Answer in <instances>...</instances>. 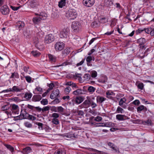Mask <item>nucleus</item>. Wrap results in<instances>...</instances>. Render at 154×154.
<instances>
[{"label": "nucleus", "instance_id": "2f4dec72", "mask_svg": "<svg viewBox=\"0 0 154 154\" xmlns=\"http://www.w3.org/2000/svg\"><path fill=\"white\" fill-rule=\"evenodd\" d=\"M90 101L89 100H85L82 104L83 107L87 108L90 106Z\"/></svg>", "mask_w": 154, "mask_h": 154}, {"label": "nucleus", "instance_id": "cd10ccee", "mask_svg": "<svg viewBox=\"0 0 154 154\" xmlns=\"http://www.w3.org/2000/svg\"><path fill=\"white\" fill-rule=\"evenodd\" d=\"M73 113L77 116H83L84 114V112L82 110H74Z\"/></svg>", "mask_w": 154, "mask_h": 154}, {"label": "nucleus", "instance_id": "79ce46f5", "mask_svg": "<svg viewBox=\"0 0 154 154\" xmlns=\"http://www.w3.org/2000/svg\"><path fill=\"white\" fill-rule=\"evenodd\" d=\"M38 38H35V40L34 41V44H35V45L36 47L38 49L39 48L38 46H39V42L38 41Z\"/></svg>", "mask_w": 154, "mask_h": 154}, {"label": "nucleus", "instance_id": "9d476101", "mask_svg": "<svg viewBox=\"0 0 154 154\" xmlns=\"http://www.w3.org/2000/svg\"><path fill=\"white\" fill-rule=\"evenodd\" d=\"M12 113L15 114H18L19 112V107L17 105L15 104H13L11 105V109Z\"/></svg>", "mask_w": 154, "mask_h": 154}, {"label": "nucleus", "instance_id": "e433bc0d", "mask_svg": "<svg viewBox=\"0 0 154 154\" xmlns=\"http://www.w3.org/2000/svg\"><path fill=\"white\" fill-rule=\"evenodd\" d=\"M4 146L6 147L8 149L11 151V152H13L14 151V148L11 146L7 144H4Z\"/></svg>", "mask_w": 154, "mask_h": 154}, {"label": "nucleus", "instance_id": "09e8293b", "mask_svg": "<svg viewBox=\"0 0 154 154\" xmlns=\"http://www.w3.org/2000/svg\"><path fill=\"white\" fill-rule=\"evenodd\" d=\"M50 106H44L42 109V113L45 112V111H49L50 109Z\"/></svg>", "mask_w": 154, "mask_h": 154}, {"label": "nucleus", "instance_id": "a19ab883", "mask_svg": "<svg viewBox=\"0 0 154 154\" xmlns=\"http://www.w3.org/2000/svg\"><path fill=\"white\" fill-rule=\"evenodd\" d=\"M88 90L89 92L92 93L94 92L96 88L92 86H90L88 87Z\"/></svg>", "mask_w": 154, "mask_h": 154}, {"label": "nucleus", "instance_id": "f8f14e48", "mask_svg": "<svg viewBox=\"0 0 154 154\" xmlns=\"http://www.w3.org/2000/svg\"><path fill=\"white\" fill-rule=\"evenodd\" d=\"M135 32L136 35H138L144 32L143 28H139L135 32L134 30H133L132 32L128 35V36H132L134 35Z\"/></svg>", "mask_w": 154, "mask_h": 154}, {"label": "nucleus", "instance_id": "aec40b11", "mask_svg": "<svg viewBox=\"0 0 154 154\" xmlns=\"http://www.w3.org/2000/svg\"><path fill=\"white\" fill-rule=\"evenodd\" d=\"M42 98V97L40 95H36L33 96L32 98V100L34 102L39 101Z\"/></svg>", "mask_w": 154, "mask_h": 154}, {"label": "nucleus", "instance_id": "f257e3e1", "mask_svg": "<svg viewBox=\"0 0 154 154\" xmlns=\"http://www.w3.org/2000/svg\"><path fill=\"white\" fill-rule=\"evenodd\" d=\"M68 15L67 16L69 20L75 19L77 16L76 11L74 9H71L69 11Z\"/></svg>", "mask_w": 154, "mask_h": 154}, {"label": "nucleus", "instance_id": "13d9d810", "mask_svg": "<svg viewBox=\"0 0 154 154\" xmlns=\"http://www.w3.org/2000/svg\"><path fill=\"white\" fill-rule=\"evenodd\" d=\"M14 117V120L15 121H17L19 120L22 119H23V117H22L20 115Z\"/></svg>", "mask_w": 154, "mask_h": 154}, {"label": "nucleus", "instance_id": "f3484780", "mask_svg": "<svg viewBox=\"0 0 154 154\" xmlns=\"http://www.w3.org/2000/svg\"><path fill=\"white\" fill-rule=\"evenodd\" d=\"M25 24L24 22L22 21H19L16 25V27L18 29L20 30L22 29L25 26Z\"/></svg>", "mask_w": 154, "mask_h": 154}, {"label": "nucleus", "instance_id": "6e6d98bb", "mask_svg": "<svg viewBox=\"0 0 154 154\" xmlns=\"http://www.w3.org/2000/svg\"><path fill=\"white\" fill-rule=\"evenodd\" d=\"M124 110L123 109L121 108L120 106H118L117 107V108L116 110V112H117V113H122L123 112H124Z\"/></svg>", "mask_w": 154, "mask_h": 154}, {"label": "nucleus", "instance_id": "bf43d9fd", "mask_svg": "<svg viewBox=\"0 0 154 154\" xmlns=\"http://www.w3.org/2000/svg\"><path fill=\"white\" fill-rule=\"evenodd\" d=\"M50 109L51 111L57 112V106H50Z\"/></svg>", "mask_w": 154, "mask_h": 154}, {"label": "nucleus", "instance_id": "c756f323", "mask_svg": "<svg viewBox=\"0 0 154 154\" xmlns=\"http://www.w3.org/2000/svg\"><path fill=\"white\" fill-rule=\"evenodd\" d=\"M91 59V56H88L86 58L87 64L88 66H92V64L91 63L92 61Z\"/></svg>", "mask_w": 154, "mask_h": 154}, {"label": "nucleus", "instance_id": "680f3d73", "mask_svg": "<svg viewBox=\"0 0 154 154\" xmlns=\"http://www.w3.org/2000/svg\"><path fill=\"white\" fill-rule=\"evenodd\" d=\"M84 78L85 80H89L91 78L90 75L88 74H85L84 75Z\"/></svg>", "mask_w": 154, "mask_h": 154}, {"label": "nucleus", "instance_id": "4be33fe9", "mask_svg": "<svg viewBox=\"0 0 154 154\" xmlns=\"http://www.w3.org/2000/svg\"><path fill=\"white\" fill-rule=\"evenodd\" d=\"M84 100V98L83 97L78 96L76 97L75 101L77 104H79L82 102Z\"/></svg>", "mask_w": 154, "mask_h": 154}, {"label": "nucleus", "instance_id": "5701e85b", "mask_svg": "<svg viewBox=\"0 0 154 154\" xmlns=\"http://www.w3.org/2000/svg\"><path fill=\"white\" fill-rule=\"evenodd\" d=\"M116 118L119 121H123L126 119V116L125 115L118 114L116 115Z\"/></svg>", "mask_w": 154, "mask_h": 154}, {"label": "nucleus", "instance_id": "a18cd8bd", "mask_svg": "<svg viewBox=\"0 0 154 154\" xmlns=\"http://www.w3.org/2000/svg\"><path fill=\"white\" fill-rule=\"evenodd\" d=\"M107 78L106 76H105L102 77V79L100 80V82L104 83L105 82H107Z\"/></svg>", "mask_w": 154, "mask_h": 154}, {"label": "nucleus", "instance_id": "0e129e2a", "mask_svg": "<svg viewBox=\"0 0 154 154\" xmlns=\"http://www.w3.org/2000/svg\"><path fill=\"white\" fill-rule=\"evenodd\" d=\"M132 103L135 105L138 106L140 104V102L139 100H136L133 101Z\"/></svg>", "mask_w": 154, "mask_h": 154}, {"label": "nucleus", "instance_id": "6e6552de", "mask_svg": "<svg viewBox=\"0 0 154 154\" xmlns=\"http://www.w3.org/2000/svg\"><path fill=\"white\" fill-rule=\"evenodd\" d=\"M1 11L3 14L6 15L9 14V9L7 5H4L1 7Z\"/></svg>", "mask_w": 154, "mask_h": 154}, {"label": "nucleus", "instance_id": "4d7b16f0", "mask_svg": "<svg viewBox=\"0 0 154 154\" xmlns=\"http://www.w3.org/2000/svg\"><path fill=\"white\" fill-rule=\"evenodd\" d=\"M28 119L31 120H34L36 119V117L32 115H29L28 116Z\"/></svg>", "mask_w": 154, "mask_h": 154}, {"label": "nucleus", "instance_id": "37998d69", "mask_svg": "<svg viewBox=\"0 0 154 154\" xmlns=\"http://www.w3.org/2000/svg\"><path fill=\"white\" fill-rule=\"evenodd\" d=\"M151 28L149 27L147 28H143L144 29V32L146 33L147 34H150V31L151 30Z\"/></svg>", "mask_w": 154, "mask_h": 154}, {"label": "nucleus", "instance_id": "393cba45", "mask_svg": "<svg viewBox=\"0 0 154 154\" xmlns=\"http://www.w3.org/2000/svg\"><path fill=\"white\" fill-rule=\"evenodd\" d=\"M66 137L68 138L73 139L74 138H77L78 135H75L74 133H70L67 134L66 135Z\"/></svg>", "mask_w": 154, "mask_h": 154}, {"label": "nucleus", "instance_id": "7c9ffc66", "mask_svg": "<svg viewBox=\"0 0 154 154\" xmlns=\"http://www.w3.org/2000/svg\"><path fill=\"white\" fill-rule=\"evenodd\" d=\"M137 42L139 44V45L145 44L146 42V39L143 38H141L137 39Z\"/></svg>", "mask_w": 154, "mask_h": 154}, {"label": "nucleus", "instance_id": "7ed1b4c3", "mask_svg": "<svg viewBox=\"0 0 154 154\" xmlns=\"http://www.w3.org/2000/svg\"><path fill=\"white\" fill-rule=\"evenodd\" d=\"M64 47V44L61 42H57L54 45V48L57 51H60L62 50Z\"/></svg>", "mask_w": 154, "mask_h": 154}, {"label": "nucleus", "instance_id": "4c0bfd02", "mask_svg": "<svg viewBox=\"0 0 154 154\" xmlns=\"http://www.w3.org/2000/svg\"><path fill=\"white\" fill-rule=\"evenodd\" d=\"M31 53L35 57H38L40 55V53L37 51H32Z\"/></svg>", "mask_w": 154, "mask_h": 154}, {"label": "nucleus", "instance_id": "1a4fd4ad", "mask_svg": "<svg viewBox=\"0 0 154 154\" xmlns=\"http://www.w3.org/2000/svg\"><path fill=\"white\" fill-rule=\"evenodd\" d=\"M108 145L112 149V151H114L118 153H120L119 148L113 143L109 142L108 143Z\"/></svg>", "mask_w": 154, "mask_h": 154}, {"label": "nucleus", "instance_id": "052dcab7", "mask_svg": "<svg viewBox=\"0 0 154 154\" xmlns=\"http://www.w3.org/2000/svg\"><path fill=\"white\" fill-rule=\"evenodd\" d=\"M90 105L93 108H95L97 106V104L92 101H90Z\"/></svg>", "mask_w": 154, "mask_h": 154}, {"label": "nucleus", "instance_id": "20e7f679", "mask_svg": "<svg viewBox=\"0 0 154 154\" xmlns=\"http://www.w3.org/2000/svg\"><path fill=\"white\" fill-rule=\"evenodd\" d=\"M54 40V35L50 34L45 36L44 42L46 44H49Z\"/></svg>", "mask_w": 154, "mask_h": 154}, {"label": "nucleus", "instance_id": "f03ea898", "mask_svg": "<svg viewBox=\"0 0 154 154\" xmlns=\"http://www.w3.org/2000/svg\"><path fill=\"white\" fill-rule=\"evenodd\" d=\"M40 14L39 16L34 17L33 18L32 21L35 24H38L40 23V21L42 20H44L46 19L47 14Z\"/></svg>", "mask_w": 154, "mask_h": 154}, {"label": "nucleus", "instance_id": "e2e57ef3", "mask_svg": "<svg viewBox=\"0 0 154 154\" xmlns=\"http://www.w3.org/2000/svg\"><path fill=\"white\" fill-rule=\"evenodd\" d=\"M25 78L26 81L28 83H30L31 82L32 79L29 76H25Z\"/></svg>", "mask_w": 154, "mask_h": 154}, {"label": "nucleus", "instance_id": "b1692460", "mask_svg": "<svg viewBox=\"0 0 154 154\" xmlns=\"http://www.w3.org/2000/svg\"><path fill=\"white\" fill-rule=\"evenodd\" d=\"M66 150L63 148H59L56 150L54 154H66Z\"/></svg>", "mask_w": 154, "mask_h": 154}, {"label": "nucleus", "instance_id": "338daca9", "mask_svg": "<svg viewBox=\"0 0 154 154\" xmlns=\"http://www.w3.org/2000/svg\"><path fill=\"white\" fill-rule=\"evenodd\" d=\"M102 119L101 117L97 116L96 117L94 118V120L95 121L98 122H100L101 121Z\"/></svg>", "mask_w": 154, "mask_h": 154}, {"label": "nucleus", "instance_id": "603ef678", "mask_svg": "<svg viewBox=\"0 0 154 154\" xmlns=\"http://www.w3.org/2000/svg\"><path fill=\"white\" fill-rule=\"evenodd\" d=\"M25 126L28 128H31L32 126V124L28 122H26L24 123Z\"/></svg>", "mask_w": 154, "mask_h": 154}, {"label": "nucleus", "instance_id": "423d86ee", "mask_svg": "<svg viewBox=\"0 0 154 154\" xmlns=\"http://www.w3.org/2000/svg\"><path fill=\"white\" fill-rule=\"evenodd\" d=\"M83 4L85 6L87 7H91L94 3V0H83Z\"/></svg>", "mask_w": 154, "mask_h": 154}, {"label": "nucleus", "instance_id": "2eb2a0df", "mask_svg": "<svg viewBox=\"0 0 154 154\" xmlns=\"http://www.w3.org/2000/svg\"><path fill=\"white\" fill-rule=\"evenodd\" d=\"M32 151V149L29 146L26 147L23 149L21 152L23 154H28Z\"/></svg>", "mask_w": 154, "mask_h": 154}, {"label": "nucleus", "instance_id": "864d4df0", "mask_svg": "<svg viewBox=\"0 0 154 154\" xmlns=\"http://www.w3.org/2000/svg\"><path fill=\"white\" fill-rule=\"evenodd\" d=\"M71 90V88L70 87H68L65 88L64 90V92L66 94H69V92Z\"/></svg>", "mask_w": 154, "mask_h": 154}, {"label": "nucleus", "instance_id": "c85d7f7f", "mask_svg": "<svg viewBox=\"0 0 154 154\" xmlns=\"http://www.w3.org/2000/svg\"><path fill=\"white\" fill-rule=\"evenodd\" d=\"M10 90H11V92H21L23 89L19 88L18 86H14L12 88H11Z\"/></svg>", "mask_w": 154, "mask_h": 154}, {"label": "nucleus", "instance_id": "c9c22d12", "mask_svg": "<svg viewBox=\"0 0 154 154\" xmlns=\"http://www.w3.org/2000/svg\"><path fill=\"white\" fill-rule=\"evenodd\" d=\"M19 79V75L18 73L16 72H14L13 73H12L11 76L10 77V79L14 78Z\"/></svg>", "mask_w": 154, "mask_h": 154}, {"label": "nucleus", "instance_id": "58836bf2", "mask_svg": "<svg viewBox=\"0 0 154 154\" xmlns=\"http://www.w3.org/2000/svg\"><path fill=\"white\" fill-rule=\"evenodd\" d=\"M32 96V94L31 93H26L25 94L24 97L27 99H29L31 98Z\"/></svg>", "mask_w": 154, "mask_h": 154}, {"label": "nucleus", "instance_id": "9b49d317", "mask_svg": "<svg viewBox=\"0 0 154 154\" xmlns=\"http://www.w3.org/2000/svg\"><path fill=\"white\" fill-rule=\"evenodd\" d=\"M60 91L58 89L54 90L50 95V97L52 99H54L57 97H59Z\"/></svg>", "mask_w": 154, "mask_h": 154}, {"label": "nucleus", "instance_id": "a211bd4d", "mask_svg": "<svg viewBox=\"0 0 154 154\" xmlns=\"http://www.w3.org/2000/svg\"><path fill=\"white\" fill-rule=\"evenodd\" d=\"M30 3V6L32 8L36 7L38 5V3L37 0H32Z\"/></svg>", "mask_w": 154, "mask_h": 154}, {"label": "nucleus", "instance_id": "c03bdc74", "mask_svg": "<svg viewBox=\"0 0 154 154\" xmlns=\"http://www.w3.org/2000/svg\"><path fill=\"white\" fill-rule=\"evenodd\" d=\"M91 26L93 28H95L98 26L99 25L96 21H94L91 24Z\"/></svg>", "mask_w": 154, "mask_h": 154}, {"label": "nucleus", "instance_id": "5fc2aeb1", "mask_svg": "<svg viewBox=\"0 0 154 154\" xmlns=\"http://www.w3.org/2000/svg\"><path fill=\"white\" fill-rule=\"evenodd\" d=\"M48 101L47 99H43L41 101V103L43 105H47L48 104Z\"/></svg>", "mask_w": 154, "mask_h": 154}, {"label": "nucleus", "instance_id": "f704fd0d", "mask_svg": "<svg viewBox=\"0 0 154 154\" xmlns=\"http://www.w3.org/2000/svg\"><path fill=\"white\" fill-rule=\"evenodd\" d=\"M48 57L50 61L53 62H56V58L55 56L51 54H48Z\"/></svg>", "mask_w": 154, "mask_h": 154}, {"label": "nucleus", "instance_id": "774afa93", "mask_svg": "<svg viewBox=\"0 0 154 154\" xmlns=\"http://www.w3.org/2000/svg\"><path fill=\"white\" fill-rule=\"evenodd\" d=\"M60 101L57 98L55 99L54 100H53L52 102V103L53 104H57L60 102Z\"/></svg>", "mask_w": 154, "mask_h": 154}, {"label": "nucleus", "instance_id": "4468645a", "mask_svg": "<svg viewBox=\"0 0 154 154\" xmlns=\"http://www.w3.org/2000/svg\"><path fill=\"white\" fill-rule=\"evenodd\" d=\"M126 100L125 97L121 98L119 101V105L122 106L123 108L125 109L127 107L126 106V105L123 104V103H125Z\"/></svg>", "mask_w": 154, "mask_h": 154}, {"label": "nucleus", "instance_id": "dca6fc26", "mask_svg": "<svg viewBox=\"0 0 154 154\" xmlns=\"http://www.w3.org/2000/svg\"><path fill=\"white\" fill-rule=\"evenodd\" d=\"M88 149L89 151L93 152L91 153V154H105L103 152L98 151L95 149L90 148H89Z\"/></svg>", "mask_w": 154, "mask_h": 154}, {"label": "nucleus", "instance_id": "39448f33", "mask_svg": "<svg viewBox=\"0 0 154 154\" xmlns=\"http://www.w3.org/2000/svg\"><path fill=\"white\" fill-rule=\"evenodd\" d=\"M69 32L68 28L63 29L60 32V37L61 38H66Z\"/></svg>", "mask_w": 154, "mask_h": 154}, {"label": "nucleus", "instance_id": "de8ad7c7", "mask_svg": "<svg viewBox=\"0 0 154 154\" xmlns=\"http://www.w3.org/2000/svg\"><path fill=\"white\" fill-rule=\"evenodd\" d=\"M52 122L56 125H57L59 124V120L56 118H53L52 120Z\"/></svg>", "mask_w": 154, "mask_h": 154}, {"label": "nucleus", "instance_id": "72a5a7b5", "mask_svg": "<svg viewBox=\"0 0 154 154\" xmlns=\"http://www.w3.org/2000/svg\"><path fill=\"white\" fill-rule=\"evenodd\" d=\"M73 94L75 95H78L79 94H83L82 90L81 89H78L75 91H74L73 93Z\"/></svg>", "mask_w": 154, "mask_h": 154}, {"label": "nucleus", "instance_id": "ddd939ff", "mask_svg": "<svg viewBox=\"0 0 154 154\" xmlns=\"http://www.w3.org/2000/svg\"><path fill=\"white\" fill-rule=\"evenodd\" d=\"M80 26V23L78 21H74L72 22V27L74 30L78 31L79 30Z\"/></svg>", "mask_w": 154, "mask_h": 154}, {"label": "nucleus", "instance_id": "8fccbe9b", "mask_svg": "<svg viewBox=\"0 0 154 154\" xmlns=\"http://www.w3.org/2000/svg\"><path fill=\"white\" fill-rule=\"evenodd\" d=\"M35 124L38 125V128H39V129L40 130H43V124L41 122H36L35 123Z\"/></svg>", "mask_w": 154, "mask_h": 154}, {"label": "nucleus", "instance_id": "473e14b6", "mask_svg": "<svg viewBox=\"0 0 154 154\" xmlns=\"http://www.w3.org/2000/svg\"><path fill=\"white\" fill-rule=\"evenodd\" d=\"M66 0H60L59 2L58 6L60 8H62L65 6Z\"/></svg>", "mask_w": 154, "mask_h": 154}, {"label": "nucleus", "instance_id": "ea45409f", "mask_svg": "<svg viewBox=\"0 0 154 154\" xmlns=\"http://www.w3.org/2000/svg\"><path fill=\"white\" fill-rule=\"evenodd\" d=\"M90 75L93 78H95L97 75V72L94 70H93L90 72Z\"/></svg>", "mask_w": 154, "mask_h": 154}, {"label": "nucleus", "instance_id": "49530a36", "mask_svg": "<svg viewBox=\"0 0 154 154\" xmlns=\"http://www.w3.org/2000/svg\"><path fill=\"white\" fill-rule=\"evenodd\" d=\"M10 107L9 106L7 105H4L3 106L2 108L1 109L2 111H5L9 109L10 108Z\"/></svg>", "mask_w": 154, "mask_h": 154}, {"label": "nucleus", "instance_id": "bb28decb", "mask_svg": "<svg viewBox=\"0 0 154 154\" xmlns=\"http://www.w3.org/2000/svg\"><path fill=\"white\" fill-rule=\"evenodd\" d=\"M57 112L60 113L62 115H65L64 109L61 106H57Z\"/></svg>", "mask_w": 154, "mask_h": 154}, {"label": "nucleus", "instance_id": "0eeeda50", "mask_svg": "<svg viewBox=\"0 0 154 154\" xmlns=\"http://www.w3.org/2000/svg\"><path fill=\"white\" fill-rule=\"evenodd\" d=\"M137 121H141L142 123L145 125L152 126L153 124V122L150 118H148L146 121H144L143 120H138Z\"/></svg>", "mask_w": 154, "mask_h": 154}, {"label": "nucleus", "instance_id": "412c9836", "mask_svg": "<svg viewBox=\"0 0 154 154\" xmlns=\"http://www.w3.org/2000/svg\"><path fill=\"white\" fill-rule=\"evenodd\" d=\"M135 85L137 86L138 88L141 90H143L144 88L143 84L139 81H137L136 82Z\"/></svg>", "mask_w": 154, "mask_h": 154}, {"label": "nucleus", "instance_id": "a878e982", "mask_svg": "<svg viewBox=\"0 0 154 154\" xmlns=\"http://www.w3.org/2000/svg\"><path fill=\"white\" fill-rule=\"evenodd\" d=\"M106 99L103 97L98 96L96 98L97 103H101L104 101Z\"/></svg>", "mask_w": 154, "mask_h": 154}, {"label": "nucleus", "instance_id": "69168bd1", "mask_svg": "<svg viewBox=\"0 0 154 154\" xmlns=\"http://www.w3.org/2000/svg\"><path fill=\"white\" fill-rule=\"evenodd\" d=\"M59 116V114L57 113H53L52 115V117L54 118L57 119L58 118Z\"/></svg>", "mask_w": 154, "mask_h": 154}, {"label": "nucleus", "instance_id": "6ab92c4d", "mask_svg": "<svg viewBox=\"0 0 154 154\" xmlns=\"http://www.w3.org/2000/svg\"><path fill=\"white\" fill-rule=\"evenodd\" d=\"M143 110L144 112H146L147 110V108L143 105H141L137 108V111L138 113H141V111Z\"/></svg>", "mask_w": 154, "mask_h": 154}, {"label": "nucleus", "instance_id": "3c124183", "mask_svg": "<svg viewBox=\"0 0 154 154\" xmlns=\"http://www.w3.org/2000/svg\"><path fill=\"white\" fill-rule=\"evenodd\" d=\"M70 52V48H66L65 50H63L62 51V54H67Z\"/></svg>", "mask_w": 154, "mask_h": 154}]
</instances>
